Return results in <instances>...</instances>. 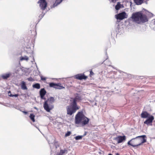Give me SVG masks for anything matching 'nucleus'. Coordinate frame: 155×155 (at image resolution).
Returning <instances> with one entry per match:
<instances>
[{
    "mask_svg": "<svg viewBox=\"0 0 155 155\" xmlns=\"http://www.w3.org/2000/svg\"><path fill=\"white\" fill-rule=\"evenodd\" d=\"M18 109L19 110H20V111H22V110H21V109Z\"/></svg>",
    "mask_w": 155,
    "mask_h": 155,
    "instance_id": "obj_36",
    "label": "nucleus"
},
{
    "mask_svg": "<svg viewBox=\"0 0 155 155\" xmlns=\"http://www.w3.org/2000/svg\"><path fill=\"white\" fill-rule=\"evenodd\" d=\"M79 108V107L78 106H76L71 103L70 105L68 106L67 107V114L70 115H71Z\"/></svg>",
    "mask_w": 155,
    "mask_h": 155,
    "instance_id": "obj_5",
    "label": "nucleus"
},
{
    "mask_svg": "<svg viewBox=\"0 0 155 155\" xmlns=\"http://www.w3.org/2000/svg\"><path fill=\"white\" fill-rule=\"evenodd\" d=\"M90 74L89 76H90V77H91L94 74V73L92 72V70L90 71Z\"/></svg>",
    "mask_w": 155,
    "mask_h": 155,
    "instance_id": "obj_28",
    "label": "nucleus"
},
{
    "mask_svg": "<svg viewBox=\"0 0 155 155\" xmlns=\"http://www.w3.org/2000/svg\"><path fill=\"white\" fill-rule=\"evenodd\" d=\"M108 155H113L112 154H111V153H109L108 154Z\"/></svg>",
    "mask_w": 155,
    "mask_h": 155,
    "instance_id": "obj_38",
    "label": "nucleus"
},
{
    "mask_svg": "<svg viewBox=\"0 0 155 155\" xmlns=\"http://www.w3.org/2000/svg\"><path fill=\"white\" fill-rule=\"evenodd\" d=\"M146 136L143 135L138 136L131 139L132 142L133 143L135 147L140 145L146 142V139H145Z\"/></svg>",
    "mask_w": 155,
    "mask_h": 155,
    "instance_id": "obj_4",
    "label": "nucleus"
},
{
    "mask_svg": "<svg viewBox=\"0 0 155 155\" xmlns=\"http://www.w3.org/2000/svg\"><path fill=\"white\" fill-rule=\"evenodd\" d=\"M8 95H10V94H11V92L10 91H9L8 92Z\"/></svg>",
    "mask_w": 155,
    "mask_h": 155,
    "instance_id": "obj_32",
    "label": "nucleus"
},
{
    "mask_svg": "<svg viewBox=\"0 0 155 155\" xmlns=\"http://www.w3.org/2000/svg\"><path fill=\"white\" fill-rule=\"evenodd\" d=\"M38 3L39 4V6L41 9L44 10L47 6V3L45 0H39Z\"/></svg>",
    "mask_w": 155,
    "mask_h": 155,
    "instance_id": "obj_9",
    "label": "nucleus"
},
{
    "mask_svg": "<svg viewBox=\"0 0 155 155\" xmlns=\"http://www.w3.org/2000/svg\"><path fill=\"white\" fill-rule=\"evenodd\" d=\"M55 99L52 97H50L46 100L44 104V109L48 112H50V110L54 107L52 104L54 102Z\"/></svg>",
    "mask_w": 155,
    "mask_h": 155,
    "instance_id": "obj_3",
    "label": "nucleus"
},
{
    "mask_svg": "<svg viewBox=\"0 0 155 155\" xmlns=\"http://www.w3.org/2000/svg\"><path fill=\"white\" fill-rule=\"evenodd\" d=\"M60 83L56 84L54 83L51 82L49 83V85L51 87H53L54 88L61 89L64 88V87L61 86Z\"/></svg>",
    "mask_w": 155,
    "mask_h": 155,
    "instance_id": "obj_6",
    "label": "nucleus"
},
{
    "mask_svg": "<svg viewBox=\"0 0 155 155\" xmlns=\"http://www.w3.org/2000/svg\"><path fill=\"white\" fill-rule=\"evenodd\" d=\"M9 96L11 97H17L18 96V94H10V95H9Z\"/></svg>",
    "mask_w": 155,
    "mask_h": 155,
    "instance_id": "obj_26",
    "label": "nucleus"
},
{
    "mask_svg": "<svg viewBox=\"0 0 155 155\" xmlns=\"http://www.w3.org/2000/svg\"><path fill=\"white\" fill-rule=\"evenodd\" d=\"M81 96L77 94L75 97L73 98V101L71 103L76 106H78L77 105L76 102L81 100Z\"/></svg>",
    "mask_w": 155,
    "mask_h": 155,
    "instance_id": "obj_11",
    "label": "nucleus"
},
{
    "mask_svg": "<svg viewBox=\"0 0 155 155\" xmlns=\"http://www.w3.org/2000/svg\"><path fill=\"white\" fill-rule=\"evenodd\" d=\"M89 121V119L86 117L82 112H78L75 116V124H80L82 127L87 124Z\"/></svg>",
    "mask_w": 155,
    "mask_h": 155,
    "instance_id": "obj_1",
    "label": "nucleus"
},
{
    "mask_svg": "<svg viewBox=\"0 0 155 155\" xmlns=\"http://www.w3.org/2000/svg\"><path fill=\"white\" fill-rule=\"evenodd\" d=\"M147 118V119L144 122V123L147 125L151 124L154 119V117L152 115L150 116Z\"/></svg>",
    "mask_w": 155,
    "mask_h": 155,
    "instance_id": "obj_13",
    "label": "nucleus"
},
{
    "mask_svg": "<svg viewBox=\"0 0 155 155\" xmlns=\"http://www.w3.org/2000/svg\"><path fill=\"white\" fill-rule=\"evenodd\" d=\"M48 143L50 144H51V143H50V142L49 141H48Z\"/></svg>",
    "mask_w": 155,
    "mask_h": 155,
    "instance_id": "obj_40",
    "label": "nucleus"
},
{
    "mask_svg": "<svg viewBox=\"0 0 155 155\" xmlns=\"http://www.w3.org/2000/svg\"><path fill=\"white\" fill-rule=\"evenodd\" d=\"M144 0H134V2L137 5H140L142 4Z\"/></svg>",
    "mask_w": 155,
    "mask_h": 155,
    "instance_id": "obj_18",
    "label": "nucleus"
},
{
    "mask_svg": "<svg viewBox=\"0 0 155 155\" xmlns=\"http://www.w3.org/2000/svg\"><path fill=\"white\" fill-rule=\"evenodd\" d=\"M21 89L23 90H27V88L26 86V83L24 81H22L21 84Z\"/></svg>",
    "mask_w": 155,
    "mask_h": 155,
    "instance_id": "obj_17",
    "label": "nucleus"
},
{
    "mask_svg": "<svg viewBox=\"0 0 155 155\" xmlns=\"http://www.w3.org/2000/svg\"><path fill=\"white\" fill-rule=\"evenodd\" d=\"M63 1V0H56L55 1V3L54 5H55V4H56V5L60 4Z\"/></svg>",
    "mask_w": 155,
    "mask_h": 155,
    "instance_id": "obj_24",
    "label": "nucleus"
},
{
    "mask_svg": "<svg viewBox=\"0 0 155 155\" xmlns=\"http://www.w3.org/2000/svg\"><path fill=\"white\" fill-rule=\"evenodd\" d=\"M35 115L33 114H31L29 116L30 119L33 122H35Z\"/></svg>",
    "mask_w": 155,
    "mask_h": 155,
    "instance_id": "obj_21",
    "label": "nucleus"
},
{
    "mask_svg": "<svg viewBox=\"0 0 155 155\" xmlns=\"http://www.w3.org/2000/svg\"><path fill=\"white\" fill-rule=\"evenodd\" d=\"M83 137V136L78 135L76 136L74 138L76 140H78L81 139Z\"/></svg>",
    "mask_w": 155,
    "mask_h": 155,
    "instance_id": "obj_23",
    "label": "nucleus"
},
{
    "mask_svg": "<svg viewBox=\"0 0 155 155\" xmlns=\"http://www.w3.org/2000/svg\"><path fill=\"white\" fill-rule=\"evenodd\" d=\"M33 88L39 89L40 88V84L39 83H36L32 85Z\"/></svg>",
    "mask_w": 155,
    "mask_h": 155,
    "instance_id": "obj_19",
    "label": "nucleus"
},
{
    "mask_svg": "<svg viewBox=\"0 0 155 155\" xmlns=\"http://www.w3.org/2000/svg\"><path fill=\"white\" fill-rule=\"evenodd\" d=\"M71 133L70 131H68L65 135V137H67L70 136Z\"/></svg>",
    "mask_w": 155,
    "mask_h": 155,
    "instance_id": "obj_25",
    "label": "nucleus"
},
{
    "mask_svg": "<svg viewBox=\"0 0 155 155\" xmlns=\"http://www.w3.org/2000/svg\"><path fill=\"white\" fill-rule=\"evenodd\" d=\"M98 153L99 155H103L104 154V152L101 150H99L98 151Z\"/></svg>",
    "mask_w": 155,
    "mask_h": 155,
    "instance_id": "obj_27",
    "label": "nucleus"
},
{
    "mask_svg": "<svg viewBox=\"0 0 155 155\" xmlns=\"http://www.w3.org/2000/svg\"><path fill=\"white\" fill-rule=\"evenodd\" d=\"M86 133L85 132V134H84V135H82V136H83V137H84V136H85V135H86Z\"/></svg>",
    "mask_w": 155,
    "mask_h": 155,
    "instance_id": "obj_33",
    "label": "nucleus"
},
{
    "mask_svg": "<svg viewBox=\"0 0 155 155\" xmlns=\"http://www.w3.org/2000/svg\"><path fill=\"white\" fill-rule=\"evenodd\" d=\"M116 155H119V154L118 153H117L116 154Z\"/></svg>",
    "mask_w": 155,
    "mask_h": 155,
    "instance_id": "obj_34",
    "label": "nucleus"
},
{
    "mask_svg": "<svg viewBox=\"0 0 155 155\" xmlns=\"http://www.w3.org/2000/svg\"><path fill=\"white\" fill-rule=\"evenodd\" d=\"M124 8L123 5L121 4L119 2H118L117 5L115 6V8L117 10H119L120 8Z\"/></svg>",
    "mask_w": 155,
    "mask_h": 155,
    "instance_id": "obj_16",
    "label": "nucleus"
},
{
    "mask_svg": "<svg viewBox=\"0 0 155 155\" xmlns=\"http://www.w3.org/2000/svg\"><path fill=\"white\" fill-rule=\"evenodd\" d=\"M22 112L24 113V114H25V115H26L27 114H28V112H27V111H22Z\"/></svg>",
    "mask_w": 155,
    "mask_h": 155,
    "instance_id": "obj_31",
    "label": "nucleus"
},
{
    "mask_svg": "<svg viewBox=\"0 0 155 155\" xmlns=\"http://www.w3.org/2000/svg\"><path fill=\"white\" fill-rule=\"evenodd\" d=\"M29 60L28 57L27 56H25L24 57L21 56L20 57V60L23 61V60H25L26 61H28Z\"/></svg>",
    "mask_w": 155,
    "mask_h": 155,
    "instance_id": "obj_20",
    "label": "nucleus"
},
{
    "mask_svg": "<svg viewBox=\"0 0 155 155\" xmlns=\"http://www.w3.org/2000/svg\"><path fill=\"white\" fill-rule=\"evenodd\" d=\"M131 18L133 21L138 24L141 22L144 23L148 21L146 15L143 14L141 12L133 13Z\"/></svg>",
    "mask_w": 155,
    "mask_h": 155,
    "instance_id": "obj_2",
    "label": "nucleus"
},
{
    "mask_svg": "<svg viewBox=\"0 0 155 155\" xmlns=\"http://www.w3.org/2000/svg\"><path fill=\"white\" fill-rule=\"evenodd\" d=\"M117 19L122 20L125 18H127V15L125 12H123L117 15H115Z\"/></svg>",
    "mask_w": 155,
    "mask_h": 155,
    "instance_id": "obj_8",
    "label": "nucleus"
},
{
    "mask_svg": "<svg viewBox=\"0 0 155 155\" xmlns=\"http://www.w3.org/2000/svg\"><path fill=\"white\" fill-rule=\"evenodd\" d=\"M127 144L128 145H130L134 147H135V145H134V143L132 142V141L131 140L128 142Z\"/></svg>",
    "mask_w": 155,
    "mask_h": 155,
    "instance_id": "obj_22",
    "label": "nucleus"
},
{
    "mask_svg": "<svg viewBox=\"0 0 155 155\" xmlns=\"http://www.w3.org/2000/svg\"><path fill=\"white\" fill-rule=\"evenodd\" d=\"M35 108L37 109V108L36 107H35Z\"/></svg>",
    "mask_w": 155,
    "mask_h": 155,
    "instance_id": "obj_39",
    "label": "nucleus"
},
{
    "mask_svg": "<svg viewBox=\"0 0 155 155\" xmlns=\"http://www.w3.org/2000/svg\"><path fill=\"white\" fill-rule=\"evenodd\" d=\"M46 93V91L44 88L41 89L39 91L40 97L41 99L45 100V96Z\"/></svg>",
    "mask_w": 155,
    "mask_h": 155,
    "instance_id": "obj_12",
    "label": "nucleus"
},
{
    "mask_svg": "<svg viewBox=\"0 0 155 155\" xmlns=\"http://www.w3.org/2000/svg\"><path fill=\"white\" fill-rule=\"evenodd\" d=\"M141 115V117L143 118H147L150 116L149 114L146 111H143Z\"/></svg>",
    "mask_w": 155,
    "mask_h": 155,
    "instance_id": "obj_15",
    "label": "nucleus"
},
{
    "mask_svg": "<svg viewBox=\"0 0 155 155\" xmlns=\"http://www.w3.org/2000/svg\"><path fill=\"white\" fill-rule=\"evenodd\" d=\"M28 81H34V79L32 78L31 77H30L28 78Z\"/></svg>",
    "mask_w": 155,
    "mask_h": 155,
    "instance_id": "obj_29",
    "label": "nucleus"
},
{
    "mask_svg": "<svg viewBox=\"0 0 155 155\" xmlns=\"http://www.w3.org/2000/svg\"><path fill=\"white\" fill-rule=\"evenodd\" d=\"M41 80L42 81H45L46 79V78L45 77H43L42 76L41 77Z\"/></svg>",
    "mask_w": 155,
    "mask_h": 155,
    "instance_id": "obj_30",
    "label": "nucleus"
},
{
    "mask_svg": "<svg viewBox=\"0 0 155 155\" xmlns=\"http://www.w3.org/2000/svg\"><path fill=\"white\" fill-rule=\"evenodd\" d=\"M18 109L19 110H20V111H22V110H21V109Z\"/></svg>",
    "mask_w": 155,
    "mask_h": 155,
    "instance_id": "obj_35",
    "label": "nucleus"
},
{
    "mask_svg": "<svg viewBox=\"0 0 155 155\" xmlns=\"http://www.w3.org/2000/svg\"><path fill=\"white\" fill-rule=\"evenodd\" d=\"M11 76H12V72H8L1 74V77L4 80H6Z\"/></svg>",
    "mask_w": 155,
    "mask_h": 155,
    "instance_id": "obj_10",
    "label": "nucleus"
},
{
    "mask_svg": "<svg viewBox=\"0 0 155 155\" xmlns=\"http://www.w3.org/2000/svg\"><path fill=\"white\" fill-rule=\"evenodd\" d=\"M18 109L19 110H20V111H22V110H21V109Z\"/></svg>",
    "mask_w": 155,
    "mask_h": 155,
    "instance_id": "obj_37",
    "label": "nucleus"
},
{
    "mask_svg": "<svg viewBox=\"0 0 155 155\" xmlns=\"http://www.w3.org/2000/svg\"><path fill=\"white\" fill-rule=\"evenodd\" d=\"M75 78L77 79L81 80H85L88 77L86 76L84 73H81L77 74L74 76Z\"/></svg>",
    "mask_w": 155,
    "mask_h": 155,
    "instance_id": "obj_7",
    "label": "nucleus"
},
{
    "mask_svg": "<svg viewBox=\"0 0 155 155\" xmlns=\"http://www.w3.org/2000/svg\"><path fill=\"white\" fill-rule=\"evenodd\" d=\"M115 139L117 141L118 143H120L126 140V137L125 136H118Z\"/></svg>",
    "mask_w": 155,
    "mask_h": 155,
    "instance_id": "obj_14",
    "label": "nucleus"
}]
</instances>
